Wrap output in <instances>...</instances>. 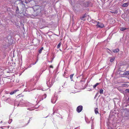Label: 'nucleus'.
Wrapping results in <instances>:
<instances>
[{"instance_id":"f257e3e1","label":"nucleus","mask_w":129,"mask_h":129,"mask_svg":"<svg viewBox=\"0 0 129 129\" xmlns=\"http://www.w3.org/2000/svg\"><path fill=\"white\" fill-rule=\"evenodd\" d=\"M34 8L36 9V11H37V13L38 14H39L40 13H41L42 11L41 10V7L39 6H36Z\"/></svg>"},{"instance_id":"f03ea898","label":"nucleus","mask_w":129,"mask_h":129,"mask_svg":"<svg viewBox=\"0 0 129 129\" xmlns=\"http://www.w3.org/2000/svg\"><path fill=\"white\" fill-rule=\"evenodd\" d=\"M83 109V107L82 106L80 105L78 106L76 110L78 113L80 112Z\"/></svg>"},{"instance_id":"7ed1b4c3","label":"nucleus","mask_w":129,"mask_h":129,"mask_svg":"<svg viewBox=\"0 0 129 129\" xmlns=\"http://www.w3.org/2000/svg\"><path fill=\"white\" fill-rule=\"evenodd\" d=\"M97 26L99 27H102L104 26L101 23H99V22H98Z\"/></svg>"},{"instance_id":"20e7f679","label":"nucleus","mask_w":129,"mask_h":129,"mask_svg":"<svg viewBox=\"0 0 129 129\" xmlns=\"http://www.w3.org/2000/svg\"><path fill=\"white\" fill-rule=\"evenodd\" d=\"M129 4L128 3H125L124 4H123V5H122V6L124 7H127L128 6V5Z\"/></svg>"},{"instance_id":"39448f33","label":"nucleus","mask_w":129,"mask_h":129,"mask_svg":"<svg viewBox=\"0 0 129 129\" xmlns=\"http://www.w3.org/2000/svg\"><path fill=\"white\" fill-rule=\"evenodd\" d=\"M94 111L95 113L96 114H99V113L98 112V108H95V109L94 110Z\"/></svg>"},{"instance_id":"423d86ee","label":"nucleus","mask_w":129,"mask_h":129,"mask_svg":"<svg viewBox=\"0 0 129 129\" xmlns=\"http://www.w3.org/2000/svg\"><path fill=\"white\" fill-rule=\"evenodd\" d=\"M47 96V95L46 94H45L42 95V97L41 100H43L44 99H45L46 98Z\"/></svg>"},{"instance_id":"0eeeda50","label":"nucleus","mask_w":129,"mask_h":129,"mask_svg":"<svg viewBox=\"0 0 129 129\" xmlns=\"http://www.w3.org/2000/svg\"><path fill=\"white\" fill-rule=\"evenodd\" d=\"M100 83H96L95 84L93 85V88H95Z\"/></svg>"},{"instance_id":"6e6552de","label":"nucleus","mask_w":129,"mask_h":129,"mask_svg":"<svg viewBox=\"0 0 129 129\" xmlns=\"http://www.w3.org/2000/svg\"><path fill=\"white\" fill-rule=\"evenodd\" d=\"M61 42H60L59 43V44H58V45H57V48L58 49L60 48V47L61 45Z\"/></svg>"},{"instance_id":"1a4fd4ad","label":"nucleus","mask_w":129,"mask_h":129,"mask_svg":"<svg viewBox=\"0 0 129 129\" xmlns=\"http://www.w3.org/2000/svg\"><path fill=\"white\" fill-rule=\"evenodd\" d=\"M119 51V49H118L114 50L113 51L114 53L117 52Z\"/></svg>"},{"instance_id":"9d476101","label":"nucleus","mask_w":129,"mask_h":129,"mask_svg":"<svg viewBox=\"0 0 129 129\" xmlns=\"http://www.w3.org/2000/svg\"><path fill=\"white\" fill-rule=\"evenodd\" d=\"M100 93L101 94H102L103 92V90L102 89H100Z\"/></svg>"},{"instance_id":"9b49d317","label":"nucleus","mask_w":129,"mask_h":129,"mask_svg":"<svg viewBox=\"0 0 129 129\" xmlns=\"http://www.w3.org/2000/svg\"><path fill=\"white\" fill-rule=\"evenodd\" d=\"M43 47H42L41 49L39 50V53H41L42 52V50L43 49Z\"/></svg>"},{"instance_id":"f8f14e48","label":"nucleus","mask_w":129,"mask_h":129,"mask_svg":"<svg viewBox=\"0 0 129 129\" xmlns=\"http://www.w3.org/2000/svg\"><path fill=\"white\" fill-rule=\"evenodd\" d=\"M74 75V74H72L70 75V78L72 81L73 80V78Z\"/></svg>"},{"instance_id":"ddd939ff","label":"nucleus","mask_w":129,"mask_h":129,"mask_svg":"<svg viewBox=\"0 0 129 129\" xmlns=\"http://www.w3.org/2000/svg\"><path fill=\"white\" fill-rule=\"evenodd\" d=\"M124 74L126 75H129V71H126L124 72Z\"/></svg>"},{"instance_id":"4468645a","label":"nucleus","mask_w":129,"mask_h":129,"mask_svg":"<svg viewBox=\"0 0 129 129\" xmlns=\"http://www.w3.org/2000/svg\"><path fill=\"white\" fill-rule=\"evenodd\" d=\"M114 59L115 58L114 57H112L110 58V61L111 62H112Z\"/></svg>"},{"instance_id":"2eb2a0df","label":"nucleus","mask_w":129,"mask_h":129,"mask_svg":"<svg viewBox=\"0 0 129 129\" xmlns=\"http://www.w3.org/2000/svg\"><path fill=\"white\" fill-rule=\"evenodd\" d=\"M122 85L123 87H126L127 86V84L126 83L122 84Z\"/></svg>"},{"instance_id":"dca6fc26","label":"nucleus","mask_w":129,"mask_h":129,"mask_svg":"<svg viewBox=\"0 0 129 129\" xmlns=\"http://www.w3.org/2000/svg\"><path fill=\"white\" fill-rule=\"evenodd\" d=\"M126 29L125 28L122 27V28H120V30L121 31H123L125 30Z\"/></svg>"},{"instance_id":"f3484780","label":"nucleus","mask_w":129,"mask_h":129,"mask_svg":"<svg viewBox=\"0 0 129 129\" xmlns=\"http://www.w3.org/2000/svg\"><path fill=\"white\" fill-rule=\"evenodd\" d=\"M111 12L112 13H117V12H118L117 11V10H115V11H112V12Z\"/></svg>"},{"instance_id":"a211bd4d","label":"nucleus","mask_w":129,"mask_h":129,"mask_svg":"<svg viewBox=\"0 0 129 129\" xmlns=\"http://www.w3.org/2000/svg\"><path fill=\"white\" fill-rule=\"evenodd\" d=\"M85 16H83L81 17H80V19L81 20H82L83 18L85 17Z\"/></svg>"},{"instance_id":"6ab92c4d","label":"nucleus","mask_w":129,"mask_h":129,"mask_svg":"<svg viewBox=\"0 0 129 129\" xmlns=\"http://www.w3.org/2000/svg\"><path fill=\"white\" fill-rule=\"evenodd\" d=\"M14 93L13 91H12L10 92V94L11 95H12Z\"/></svg>"},{"instance_id":"aec40b11","label":"nucleus","mask_w":129,"mask_h":129,"mask_svg":"<svg viewBox=\"0 0 129 129\" xmlns=\"http://www.w3.org/2000/svg\"><path fill=\"white\" fill-rule=\"evenodd\" d=\"M18 91V90H14V91H13V92L14 93H15L17 91Z\"/></svg>"},{"instance_id":"412c9836","label":"nucleus","mask_w":129,"mask_h":129,"mask_svg":"<svg viewBox=\"0 0 129 129\" xmlns=\"http://www.w3.org/2000/svg\"><path fill=\"white\" fill-rule=\"evenodd\" d=\"M49 67L51 68H53V67L52 65H50L49 66Z\"/></svg>"},{"instance_id":"4be33fe9","label":"nucleus","mask_w":129,"mask_h":129,"mask_svg":"<svg viewBox=\"0 0 129 129\" xmlns=\"http://www.w3.org/2000/svg\"><path fill=\"white\" fill-rule=\"evenodd\" d=\"M18 1H21V2L22 3H23V2H22V0H18Z\"/></svg>"},{"instance_id":"5701e85b","label":"nucleus","mask_w":129,"mask_h":129,"mask_svg":"<svg viewBox=\"0 0 129 129\" xmlns=\"http://www.w3.org/2000/svg\"><path fill=\"white\" fill-rule=\"evenodd\" d=\"M38 59H37V60L36 61V62H35V63L34 64H36V62L38 61Z\"/></svg>"},{"instance_id":"b1692460","label":"nucleus","mask_w":129,"mask_h":129,"mask_svg":"<svg viewBox=\"0 0 129 129\" xmlns=\"http://www.w3.org/2000/svg\"><path fill=\"white\" fill-rule=\"evenodd\" d=\"M18 10V7H17L16 10V11H17V10Z\"/></svg>"},{"instance_id":"393cba45","label":"nucleus","mask_w":129,"mask_h":129,"mask_svg":"<svg viewBox=\"0 0 129 129\" xmlns=\"http://www.w3.org/2000/svg\"><path fill=\"white\" fill-rule=\"evenodd\" d=\"M128 100H129V98H128Z\"/></svg>"},{"instance_id":"a878e982","label":"nucleus","mask_w":129,"mask_h":129,"mask_svg":"<svg viewBox=\"0 0 129 129\" xmlns=\"http://www.w3.org/2000/svg\"><path fill=\"white\" fill-rule=\"evenodd\" d=\"M35 8V11H36V9Z\"/></svg>"},{"instance_id":"bb28decb","label":"nucleus","mask_w":129,"mask_h":129,"mask_svg":"<svg viewBox=\"0 0 129 129\" xmlns=\"http://www.w3.org/2000/svg\"><path fill=\"white\" fill-rule=\"evenodd\" d=\"M1 123L2 122V121H1Z\"/></svg>"},{"instance_id":"cd10ccee","label":"nucleus","mask_w":129,"mask_h":129,"mask_svg":"<svg viewBox=\"0 0 129 129\" xmlns=\"http://www.w3.org/2000/svg\"><path fill=\"white\" fill-rule=\"evenodd\" d=\"M75 129H76V128H75Z\"/></svg>"}]
</instances>
